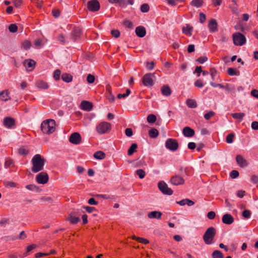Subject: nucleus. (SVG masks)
<instances>
[{
    "label": "nucleus",
    "mask_w": 258,
    "mask_h": 258,
    "mask_svg": "<svg viewBox=\"0 0 258 258\" xmlns=\"http://www.w3.org/2000/svg\"><path fill=\"white\" fill-rule=\"evenodd\" d=\"M32 167L31 170L33 173H37L43 169L46 160L40 154H36L32 159Z\"/></svg>",
    "instance_id": "obj_1"
},
{
    "label": "nucleus",
    "mask_w": 258,
    "mask_h": 258,
    "mask_svg": "<svg viewBox=\"0 0 258 258\" xmlns=\"http://www.w3.org/2000/svg\"><path fill=\"white\" fill-rule=\"evenodd\" d=\"M56 123L54 119H48L42 121L41 130L43 134H51L55 131Z\"/></svg>",
    "instance_id": "obj_2"
},
{
    "label": "nucleus",
    "mask_w": 258,
    "mask_h": 258,
    "mask_svg": "<svg viewBox=\"0 0 258 258\" xmlns=\"http://www.w3.org/2000/svg\"><path fill=\"white\" fill-rule=\"evenodd\" d=\"M216 234V229L213 227L208 228L203 235V240L206 244L213 243L214 238Z\"/></svg>",
    "instance_id": "obj_3"
},
{
    "label": "nucleus",
    "mask_w": 258,
    "mask_h": 258,
    "mask_svg": "<svg viewBox=\"0 0 258 258\" xmlns=\"http://www.w3.org/2000/svg\"><path fill=\"white\" fill-rule=\"evenodd\" d=\"M111 125L110 123L103 121L98 124L96 128L97 132L99 134H104L110 131Z\"/></svg>",
    "instance_id": "obj_4"
},
{
    "label": "nucleus",
    "mask_w": 258,
    "mask_h": 258,
    "mask_svg": "<svg viewBox=\"0 0 258 258\" xmlns=\"http://www.w3.org/2000/svg\"><path fill=\"white\" fill-rule=\"evenodd\" d=\"M233 43L235 45L241 46L246 42L245 37L241 33L237 32L233 34Z\"/></svg>",
    "instance_id": "obj_5"
},
{
    "label": "nucleus",
    "mask_w": 258,
    "mask_h": 258,
    "mask_svg": "<svg viewBox=\"0 0 258 258\" xmlns=\"http://www.w3.org/2000/svg\"><path fill=\"white\" fill-rule=\"evenodd\" d=\"M158 187L159 190L164 195L170 196L173 194V190L169 188L167 184L163 181H161L158 182Z\"/></svg>",
    "instance_id": "obj_6"
},
{
    "label": "nucleus",
    "mask_w": 258,
    "mask_h": 258,
    "mask_svg": "<svg viewBox=\"0 0 258 258\" xmlns=\"http://www.w3.org/2000/svg\"><path fill=\"white\" fill-rule=\"evenodd\" d=\"M165 146L168 149L175 151L178 148V143L175 139H168L165 143Z\"/></svg>",
    "instance_id": "obj_7"
},
{
    "label": "nucleus",
    "mask_w": 258,
    "mask_h": 258,
    "mask_svg": "<svg viewBox=\"0 0 258 258\" xmlns=\"http://www.w3.org/2000/svg\"><path fill=\"white\" fill-rule=\"evenodd\" d=\"M48 180L49 176L46 172H41L36 176V181L39 184H45Z\"/></svg>",
    "instance_id": "obj_8"
},
{
    "label": "nucleus",
    "mask_w": 258,
    "mask_h": 258,
    "mask_svg": "<svg viewBox=\"0 0 258 258\" xmlns=\"http://www.w3.org/2000/svg\"><path fill=\"white\" fill-rule=\"evenodd\" d=\"M154 75L151 73H147L145 74L142 78V81L143 84L147 87L152 86L154 84L153 77Z\"/></svg>",
    "instance_id": "obj_9"
},
{
    "label": "nucleus",
    "mask_w": 258,
    "mask_h": 258,
    "mask_svg": "<svg viewBox=\"0 0 258 258\" xmlns=\"http://www.w3.org/2000/svg\"><path fill=\"white\" fill-rule=\"evenodd\" d=\"M100 7V4L97 0H91L87 3V8L91 12L98 11Z\"/></svg>",
    "instance_id": "obj_10"
},
{
    "label": "nucleus",
    "mask_w": 258,
    "mask_h": 258,
    "mask_svg": "<svg viewBox=\"0 0 258 258\" xmlns=\"http://www.w3.org/2000/svg\"><path fill=\"white\" fill-rule=\"evenodd\" d=\"M184 179L178 175H175L170 178V182L174 185H183L184 183Z\"/></svg>",
    "instance_id": "obj_11"
},
{
    "label": "nucleus",
    "mask_w": 258,
    "mask_h": 258,
    "mask_svg": "<svg viewBox=\"0 0 258 258\" xmlns=\"http://www.w3.org/2000/svg\"><path fill=\"white\" fill-rule=\"evenodd\" d=\"M69 141L75 145H78L81 142V137L79 133H74L69 138Z\"/></svg>",
    "instance_id": "obj_12"
},
{
    "label": "nucleus",
    "mask_w": 258,
    "mask_h": 258,
    "mask_svg": "<svg viewBox=\"0 0 258 258\" xmlns=\"http://www.w3.org/2000/svg\"><path fill=\"white\" fill-rule=\"evenodd\" d=\"M4 124L8 128H12L15 125V120L11 117H6L4 119Z\"/></svg>",
    "instance_id": "obj_13"
},
{
    "label": "nucleus",
    "mask_w": 258,
    "mask_h": 258,
    "mask_svg": "<svg viewBox=\"0 0 258 258\" xmlns=\"http://www.w3.org/2000/svg\"><path fill=\"white\" fill-rule=\"evenodd\" d=\"M222 222L227 225L231 224L234 222V218L230 214H225L222 217Z\"/></svg>",
    "instance_id": "obj_14"
},
{
    "label": "nucleus",
    "mask_w": 258,
    "mask_h": 258,
    "mask_svg": "<svg viewBox=\"0 0 258 258\" xmlns=\"http://www.w3.org/2000/svg\"><path fill=\"white\" fill-rule=\"evenodd\" d=\"M182 133L185 137H192L195 135V131L188 126L184 127L182 130Z\"/></svg>",
    "instance_id": "obj_15"
},
{
    "label": "nucleus",
    "mask_w": 258,
    "mask_h": 258,
    "mask_svg": "<svg viewBox=\"0 0 258 258\" xmlns=\"http://www.w3.org/2000/svg\"><path fill=\"white\" fill-rule=\"evenodd\" d=\"M208 28L210 32L213 33L218 31V24L214 19L211 20L208 24Z\"/></svg>",
    "instance_id": "obj_16"
},
{
    "label": "nucleus",
    "mask_w": 258,
    "mask_h": 258,
    "mask_svg": "<svg viewBox=\"0 0 258 258\" xmlns=\"http://www.w3.org/2000/svg\"><path fill=\"white\" fill-rule=\"evenodd\" d=\"M236 161L237 163L241 167H244L247 165V162L246 160L245 159H244L243 157L240 155H238L236 156Z\"/></svg>",
    "instance_id": "obj_17"
},
{
    "label": "nucleus",
    "mask_w": 258,
    "mask_h": 258,
    "mask_svg": "<svg viewBox=\"0 0 258 258\" xmlns=\"http://www.w3.org/2000/svg\"><path fill=\"white\" fill-rule=\"evenodd\" d=\"M136 35L139 37H143L146 35V31L143 26H138L135 30Z\"/></svg>",
    "instance_id": "obj_18"
},
{
    "label": "nucleus",
    "mask_w": 258,
    "mask_h": 258,
    "mask_svg": "<svg viewBox=\"0 0 258 258\" xmlns=\"http://www.w3.org/2000/svg\"><path fill=\"white\" fill-rule=\"evenodd\" d=\"M24 65L28 71H32L35 67V62L32 59L25 60L24 61Z\"/></svg>",
    "instance_id": "obj_19"
},
{
    "label": "nucleus",
    "mask_w": 258,
    "mask_h": 258,
    "mask_svg": "<svg viewBox=\"0 0 258 258\" xmlns=\"http://www.w3.org/2000/svg\"><path fill=\"white\" fill-rule=\"evenodd\" d=\"M81 105L82 109L88 111L91 110L93 108L92 103L87 101H83Z\"/></svg>",
    "instance_id": "obj_20"
},
{
    "label": "nucleus",
    "mask_w": 258,
    "mask_h": 258,
    "mask_svg": "<svg viewBox=\"0 0 258 258\" xmlns=\"http://www.w3.org/2000/svg\"><path fill=\"white\" fill-rule=\"evenodd\" d=\"M193 31V27L190 26L189 24H186L182 28V33L187 36H191L192 35V32Z\"/></svg>",
    "instance_id": "obj_21"
},
{
    "label": "nucleus",
    "mask_w": 258,
    "mask_h": 258,
    "mask_svg": "<svg viewBox=\"0 0 258 258\" xmlns=\"http://www.w3.org/2000/svg\"><path fill=\"white\" fill-rule=\"evenodd\" d=\"M82 34V30L79 28H75L72 33V36L74 41L80 37Z\"/></svg>",
    "instance_id": "obj_22"
},
{
    "label": "nucleus",
    "mask_w": 258,
    "mask_h": 258,
    "mask_svg": "<svg viewBox=\"0 0 258 258\" xmlns=\"http://www.w3.org/2000/svg\"><path fill=\"white\" fill-rule=\"evenodd\" d=\"M161 91L162 94L165 96H169L171 94V89L168 85L163 86L161 88Z\"/></svg>",
    "instance_id": "obj_23"
},
{
    "label": "nucleus",
    "mask_w": 258,
    "mask_h": 258,
    "mask_svg": "<svg viewBox=\"0 0 258 258\" xmlns=\"http://www.w3.org/2000/svg\"><path fill=\"white\" fill-rule=\"evenodd\" d=\"M162 214L161 212L159 211H152L150 212L148 216L149 218H156L157 219H160L161 217Z\"/></svg>",
    "instance_id": "obj_24"
},
{
    "label": "nucleus",
    "mask_w": 258,
    "mask_h": 258,
    "mask_svg": "<svg viewBox=\"0 0 258 258\" xmlns=\"http://www.w3.org/2000/svg\"><path fill=\"white\" fill-rule=\"evenodd\" d=\"M36 86L40 88V89H46L48 88L49 85L48 84L42 80H38L36 82Z\"/></svg>",
    "instance_id": "obj_25"
},
{
    "label": "nucleus",
    "mask_w": 258,
    "mask_h": 258,
    "mask_svg": "<svg viewBox=\"0 0 258 258\" xmlns=\"http://www.w3.org/2000/svg\"><path fill=\"white\" fill-rule=\"evenodd\" d=\"M0 99L4 101H6L10 99V97L9 96V92L7 90L3 91L1 92Z\"/></svg>",
    "instance_id": "obj_26"
},
{
    "label": "nucleus",
    "mask_w": 258,
    "mask_h": 258,
    "mask_svg": "<svg viewBox=\"0 0 258 258\" xmlns=\"http://www.w3.org/2000/svg\"><path fill=\"white\" fill-rule=\"evenodd\" d=\"M61 79L64 82L70 83L72 81L73 76L70 74L64 73L61 75Z\"/></svg>",
    "instance_id": "obj_27"
},
{
    "label": "nucleus",
    "mask_w": 258,
    "mask_h": 258,
    "mask_svg": "<svg viewBox=\"0 0 258 258\" xmlns=\"http://www.w3.org/2000/svg\"><path fill=\"white\" fill-rule=\"evenodd\" d=\"M94 157L97 159L102 160L105 158V154L101 151H97L94 154Z\"/></svg>",
    "instance_id": "obj_28"
},
{
    "label": "nucleus",
    "mask_w": 258,
    "mask_h": 258,
    "mask_svg": "<svg viewBox=\"0 0 258 258\" xmlns=\"http://www.w3.org/2000/svg\"><path fill=\"white\" fill-rule=\"evenodd\" d=\"M186 103L191 108H195L197 107V103L194 99H188L186 101Z\"/></svg>",
    "instance_id": "obj_29"
},
{
    "label": "nucleus",
    "mask_w": 258,
    "mask_h": 258,
    "mask_svg": "<svg viewBox=\"0 0 258 258\" xmlns=\"http://www.w3.org/2000/svg\"><path fill=\"white\" fill-rule=\"evenodd\" d=\"M138 148V145L136 143L133 144L127 151V154L129 156L132 155L136 151Z\"/></svg>",
    "instance_id": "obj_30"
},
{
    "label": "nucleus",
    "mask_w": 258,
    "mask_h": 258,
    "mask_svg": "<svg viewBox=\"0 0 258 258\" xmlns=\"http://www.w3.org/2000/svg\"><path fill=\"white\" fill-rule=\"evenodd\" d=\"M158 135V131L156 128H152L149 131V136L151 138H157Z\"/></svg>",
    "instance_id": "obj_31"
},
{
    "label": "nucleus",
    "mask_w": 258,
    "mask_h": 258,
    "mask_svg": "<svg viewBox=\"0 0 258 258\" xmlns=\"http://www.w3.org/2000/svg\"><path fill=\"white\" fill-rule=\"evenodd\" d=\"M68 220L70 221L71 224H75L80 221V218L78 217H76L72 215H70L68 218Z\"/></svg>",
    "instance_id": "obj_32"
},
{
    "label": "nucleus",
    "mask_w": 258,
    "mask_h": 258,
    "mask_svg": "<svg viewBox=\"0 0 258 258\" xmlns=\"http://www.w3.org/2000/svg\"><path fill=\"white\" fill-rule=\"evenodd\" d=\"M227 73L230 76H239L240 74V72L232 68L228 69Z\"/></svg>",
    "instance_id": "obj_33"
},
{
    "label": "nucleus",
    "mask_w": 258,
    "mask_h": 258,
    "mask_svg": "<svg viewBox=\"0 0 258 258\" xmlns=\"http://www.w3.org/2000/svg\"><path fill=\"white\" fill-rule=\"evenodd\" d=\"M232 117L236 119H239L241 121L245 116L244 113H234L231 114Z\"/></svg>",
    "instance_id": "obj_34"
},
{
    "label": "nucleus",
    "mask_w": 258,
    "mask_h": 258,
    "mask_svg": "<svg viewBox=\"0 0 258 258\" xmlns=\"http://www.w3.org/2000/svg\"><path fill=\"white\" fill-rule=\"evenodd\" d=\"M203 0H192L190 2V5L192 6H194L197 8H199L203 5Z\"/></svg>",
    "instance_id": "obj_35"
},
{
    "label": "nucleus",
    "mask_w": 258,
    "mask_h": 258,
    "mask_svg": "<svg viewBox=\"0 0 258 258\" xmlns=\"http://www.w3.org/2000/svg\"><path fill=\"white\" fill-rule=\"evenodd\" d=\"M132 238H133V239L136 240L139 242H140V243L144 244H147L149 243V240L147 239L141 238V237H136V236H133Z\"/></svg>",
    "instance_id": "obj_36"
},
{
    "label": "nucleus",
    "mask_w": 258,
    "mask_h": 258,
    "mask_svg": "<svg viewBox=\"0 0 258 258\" xmlns=\"http://www.w3.org/2000/svg\"><path fill=\"white\" fill-rule=\"evenodd\" d=\"M212 256V258H224V255L222 253L218 250L214 251Z\"/></svg>",
    "instance_id": "obj_37"
},
{
    "label": "nucleus",
    "mask_w": 258,
    "mask_h": 258,
    "mask_svg": "<svg viewBox=\"0 0 258 258\" xmlns=\"http://www.w3.org/2000/svg\"><path fill=\"white\" fill-rule=\"evenodd\" d=\"M147 120L149 123H153L156 122L157 117L154 114H150L148 115Z\"/></svg>",
    "instance_id": "obj_38"
},
{
    "label": "nucleus",
    "mask_w": 258,
    "mask_h": 258,
    "mask_svg": "<svg viewBox=\"0 0 258 258\" xmlns=\"http://www.w3.org/2000/svg\"><path fill=\"white\" fill-rule=\"evenodd\" d=\"M136 173L139 177V178L141 179L144 178L146 175L145 171L143 169H138L136 170Z\"/></svg>",
    "instance_id": "obj_39"
},
{
    "label": "nucleus",
    "mask_w": 258,
    "mask_h": 258,
    "mask_svg": "<svg viewBox=\"0 0 258 258\" xmlns=\"http://www.w3.org/2000/svg\"><path fill=\"white\" fill-rule=\"evenodd\" d=\"M14 165V162L11 159H7L5 163V168H10L12 167Z\"/></svg>",
    "instance_id": "obj_40"
},
{
    "label": "nucleus",
    "mask_w": 258,
    "mask_h": 258,
    "mask_svg": "<svg viewBox=\"0 0 258 258\" xmlns=\"http://www.w3.org/2000/svg\"><path fill=\"white\" fill-rule=\"evenodd\" d=\"M251 214L250 211L248 210H244L242 213V216L245 219L249 218Z\"/></svg>",
    "instance_id": "obj_41"
},
{
    "label": "nucleus",
    "mask_w": 258,
    "mask_h": 258,
    "mask_svg": "<svg viewBox=\"0 0 258 258\" xmlns=\"http://www.w3.org/2000/svg\"><path fill=\"white\" fill-rule=\"evenodd\" d=\"M149 6L147 4H144L141 6V11L143 13H147L149 11Z\"/></svg>",
    "instance_id": "obj_42"
},
{
    "label": "nucleus",
    "mask_w": 258,
    "mask_h": 258,
    "mask_svg": "<svg viewBox=\"0 0 258 258\" xmlns=\"http://www.w3.org/2000/svg\"><path fill=\"white\" fill-rule=\"evenodd\" d=\"M22 45L24 49L28 50L30 48L31 44L29 41L25 40L22 43Z\"/></svg>",
    "instance_id": "obj_43"
},
{
    "label": "nucleus",
    "mask_w": 258,
    "mask_h": 258,
    "mask_svg": "<svg viewBox=\"0 0 258 258\" xmlns=\"http://www.w3.org/2000/svg\"><path fill=\"white\" fill-rule=\"evenodd\" d=\"M18 152L21 155H26L29 153V151L27 149L22 147L19 149Z\"/></svg>",
    "instance_id": "obj_44"
},
{
    "label": "nucleus",
    "mask_w": 258,
    "mask_h": 258,
    "mask_svg": "<svg viewBox=\"0 0 258 258\" xmlns=\"http://www.w3.org/2000/svg\"><path fill=\"white\" fill-rule=\"evenodd\" d=\"M234 134L233 133H231L229 134L226 139V142L228 143H232L233 142V139L234 138Z\"/></svg>",
    "instance_id": "obj_45"
},
{
    "label": "nucleus",
    "mask_w": 258,
    "mask_h": 258,
    "mask_svg": "<svg viewBox=\"0 0 258 258\" xmlns=\"http://www.w3.org/2000/svg\"><path fill=\"white\" fill-rule=\"evenodd\" d=\"M215 113L213 111H210L208 113L205 114L204 118L206 120H209L211 117L214 116Z\"/></svg>",
    "instance_id": "obj_46"
},
{
    "label": "nucleus",
    "mask_w": 258,
    "mask_h": 258,
    "mask_svg": "<svg viewBox=\"0 0 258 258\" xmlns=\"http://www.w3.org/2000/svg\"><path fill=\"white\" fill-rule=\"evenodd\" d=\"M60 74H61L60 71L58 69L56 70L53 73L54 79L56 81L59 80L60 79Z\"/></svg>",
    "instance_id": "obj_47"
},
{
    "label": "nucleus",
    "mask_w": 258,
    "mask_h": 258,
    "mask_svg": "<svg viewBox=\"0 0 258 258\" xmlns=\"http://www.w3.org/2000/svg\"><path fill=\"white\" fill-rule=\"evenodd\" d=\"M9 30L11 32L15 33L17 31L18 27L16 24H11L9 26Z\"/></svg>",
    "instance_id": "obj_48"
},
{
    "label": "nucleus",
    "mask_w": 258,
    "mask_h": 258,
    "mask_svg": "<svg viewBox=\"0 0 258 258\" xmlns=\"http://www.w3.org/2000/svg\"><path fill=\"white\" fill-rule=\"evenodd\" d=\"M210 74L212 77V80H214L215 77L217 74V71L215 68H211L210 69Z\"/></svg>",
    "instance_id": "obj_49"
},
{
    "label": "nucleus",
    "mask_w": 258,
    "mask_h": 258,
    "mask_svg": "<svg viewBox=\"0 0 258 258\" xmlns=\"http://www.w3.org/2000/svg\"><path fill=\"white\" fill-rule=\"evenodd\" d=\"M52 14L54 17L57 18L60 14V11L59 9H54L52 11Z\"/></svg>",
    "instance_id": "obj_50"
},
{
    "label": "nucleus",
    "mask_w": 258,
    "mask_h": 258,
    "mask_svg": "<svg viewBox=\"0 0 258 258\" xmlns=\"http://www.w3.org/2000/svg\"><path fill=\"white\" fill-rule=\"evenodd\" d=\"M111 35L115 38H118L120 36V32L118 30H112L111 31Z\"/></svg>",
    "instance_id": "obj_51"
},
{
    "label": "nucleus",
    "mask_w": 258,
    "mask_h": 258,
    "mask_svg": "<svg viewBox=\"0 0 258 258\" xmlns=\"http://www.w3.org/2000/svg\"><path fill=\"white\" fill-rule=\"evenodd\" d=\"M230 175L232 178H236L239 176V172L238 171L234 170L231 172Z\"/></svg>",
    "instance_id": "obj_52"
},
{
    "label": "nucleus",
    "mask_w": 258,
    "mask_h": 258,
    "mask_svg": "<svg viewBox=\"0 0 258 258\" xmlns=\"http://www.w3.org/2000/svg\"><path fill=\"white\" fill-rule=\"evenodd\" d=\"M195 85L198 88H202L204 86L203 81L200 79L197 80L195 82Z\"/></svg>",
    "instance_id": "obj_53"
},
{
    "label": "nucleus",
    "mask_w": 258,
    "mask_h": 258,
    "mask_svg": "<svg viewBox=\"0 0 258 258\" xmlns=\"http://www.w3.org/2000/svg\"><path fill=\"white\" fill-rule=\"evenodd\" d=\"M123 24L126 27L128 28H133V23L131 21L129 20H125L123 22Z\"/></svg>",
    "instance_id": "obj_54"
},
{
    "label": "nucleus",
    "mask_w": 258,
    "mask_h": 258,
    "mask_svg": "<svg viewBox=\"0 0 258 258\" xmlns=\"http://www.w3.org/2000/svg\"><path fill=\"white\" fill-rule=\"evenodd\" d=\"M208 60V58L206 56H201L199 57L196 61L200 63H203Z\"/></svg>",
    "instance_id": "obj_55"
},
{
    "label": "nucleus",
    "mask_w": 258,
    "mask_h": 258,
    "mask_svg": "<svg viewBox=\"0 0 258 258\" xmlns=\"http://www.w3.org/2000/svg\"><path fill=\"white\" fill-rule=\"evenodd\" d=\"M87 81L89 83H93L95 81V77L91 74H89L87 76Z\"/></svg>",
    "instance_id": "obj_56"
},
{
    "label": "nucleus",
    "mask_w": 258,
    "mask_h": 258,
    "mask_svg": "<svg viewBox=\"0 0 258 258\" xmlns=\"http://www.w3.org/2000/svg\"><path fill=\"white\" fill-rule=\"evenodd\" d=\"M83 208L85 209L86 211L89 213H91L93 212L94 211L96 210L95 208L90 206H84Z\"/></svg>",
    "instance_id": "obj_57"
},
{
    "label": "nucleus",
    "mask_w": 258,
    "mask_h": 258,
    "mask_svg": "<svg viewBox=\"0 0 258 258\" xmlns=\"http://www.w3.org/2000/svg\"><path fill=\"white\" fill-rule=\"evenodd\" d=\"M210 84L213 87H220V88H222V89H225V86H224L223 84H216V83H215L214 82H213V81L210 82Z\"/></svg>",
    "instance_id": "obj_58"
},
{
    "label": "nucleus",
    "mask_w": 258,
    "mask_h": 258,
    "mask_svg": "<svg viewBox=\"0 0 258 258\" xmlns=\"http://www.w3.org/2000/svg\"><path fill=\"white\" fill-rule=\"evenodd\" d=\"M22 0H13V3L16 8L19 7L22 4Z\"/></svg>",
    "instance_id": "obj_59"
},
{
    "label": "nucleus",
    "mask_w": 258,
    "mask_h": 258,
    "mask_svg": "<svg viewBox=\"0 0 258 258\" xmlns=\"http://www.w3.org/2000/svg\"><path fill=\"white\" fill-rule=\"evenodd\" d=\"M155 66V63L153 61H152L151 62H147L146 64V68L149 70H151L153 69Z\"/></svg>",
    "instance_id": "obj_60"
},
{
    "label": "nucleus",
    "mask_w": 258,
    "mask_h": 258,
    "mask_svg": "<svg viewBox=\"0 0 258 258\" xmlns=\"http://www.w3.org/2000/svg\"><path fill=\"white\" fill-rule=\"evenodd\" d=\"M199 16H200V22L201 23H203L204 22H205L206 21V17L205 14H204L203 13H201L200 14Z\"/></svg>",
    "instance_id": "obj_61"
},
{
    "label": "nucleus",
    "mask_w": 258,
    "mask_h": 258,
    "mask_svg": "<svg viewBox=\"0 0 258 258\" xmlns=\"http://www.w3.org/2000/svg\"><path fill=\"white\" fill-rule=\"evenodd\" d=\"M125 134L126 136L131 137L133 134L132 129L131 128H126L125 130Z\"/></svg>",
    "instance_id": "obj_62"
},
{
    "label": "nucleus",
    "mask_w": 258,
    "mask_h": 258,
    "mask_svg": "<svg viewBox=\"0 0 258 258\" xmlns=\"http://www.w3.org/2000/svg\"><path fill=\"white\" fill-rule=\"evenodd\" d=\"M251 181L254 184L258 183V176L253 175L251 177Z\"/></svg>",
    "instance_id": "obj_63"
},
{
    "label": "nucleus",
    "mask_w": 258,
    "mask_h": 258,
    "mask_svg": "<svg viewBox=\"0 0 258 258\" xmlns=\"http://www.w3.org/2000/svg\"><path fill=\"white\" fill-rule=\"evenodd\" d=\"M250 94H251V96H252L253 97H254L256 98H258V90H256V89L252 90L251 91Z\"/></svg>",
    "instance_id": "obj_64"
}]
</instances>
